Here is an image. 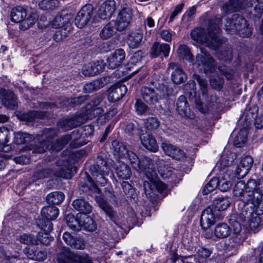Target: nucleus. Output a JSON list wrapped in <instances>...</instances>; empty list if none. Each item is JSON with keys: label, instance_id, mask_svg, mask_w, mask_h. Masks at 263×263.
Masks as SVG:
<instances>
[{"label": "nucleus", "instance_id": "nucleus-40", "mask_svg": "<svg viewBox=\"0 0 263 263\" xmlns=\"http://www.w3.org/2000/svg\"><path fill=\"white\" fill-rule=\"evenodd\" d=\"M97 202L100 208L109 217L110 220L114 221L115 219L116 212L112 208L103 198H98Z\"/></svg>", "mask_w": 263, "mask_h": 263}, {"label": "nucleus", "instance_id": "nucleus-57", "mask_svg": "<svg viewBox=\"0 0 263 263\" xmlns=\"http://www.w3.org/2000/svg\"><path fill=\"white\" fill-rule=\"evenodd\" d=\"M136 112L139 115L145 114L148 110V106L140 99H137L135 104Z\"/></svg>", "mask_w": 263, "mask_h": 263}, {"label": "nucleus", "instance_id": "nucleus-38", "mask_svg": "<svg viewBox=\"0 0 263 263\" xmlns=\"http://www.w3.org/2000/svg\"><path fill=\"white\" fill-rule=\"evenodd\" d=\"M247 220L249 221V225L250 229L253 231L263 227V222L261 221V217L259 216V215L252 212L251 215L249 216L248 218H247L245 221L240 222L241 227V223L245 222Z\"/></svg>", "mask_w": 263, "mask_h": 263}, {"label": "nucleus", "instance_id": "nucleus-50", "mask_svg": "<svg viewBox=\"0 0 263 263\" xmlns=\"http://www.w3.org/2000/svg\"><path fill=\"white\" fill-rule=\"evenodd\" d=\"M40 141L38 143L30 145V149L33 153H43L49 147V145L46 142L41 141V139Z\"/></svg>", "mask_w": 263, "mask_h": 263}, {"label": "nucleus", "instance_id": "nucleus-13", "mask_svg": "<svg viewBox=\"0 0 263 263\" xmlns=\"http://www.w3.org/2000/svg\"><path fill=\"white\" fill-rule=\"evenodd\" d=\"M167 71L171 73V80L175 84H180L186 79V76L182 68L177 63L168 64Z\"/></svg>", "mask_w": 263, "mask_h": 263}, {"label": "nucleus", "instance_id": "nucleus-35", "mask_svg": "<svg viewBox=\"0 0 263 263\" xmlns=\"http://www.w3.org/2000/svg\"><path fill=\"white\" fill-rule=\"evenodd\" d=\"M96 165L91 166L90 171H98L103 172L105 174H109L110 171L109 165L106 160L101 156H98L97 158Z\"/></svg>", "mask_w": 263, "mask_h": 263}, {"label": "nucleus", "instance_id": "nucleus-58", "mask_svg": "<svg viewBox=\"0 0 263 263\" xmlns=\"http://www.w3.org/2000/svg\"><path fill=\"white\" fill-rule=\"evenodd\" d=\"M252 205L255 208V211L254 213L259 215L263 214V199H261V195L257 194L255 200Z\"/></svg>", "mask_w": 263, "mask_h": 263}, {"label": "nucleus", "instance_id": "nucleus-22", "mask_svg": "<svg viewBox=\"0 0 263 263\" xmlns=\"http://www.w3.org/2000/svg\"><path fill=\"white\" fill-rule=\"evenodd\" d=\"M116 10L114 0H106L103 2L98 12V16L102 20L109 18Z\"/></svg>", "mask_w": 263, "mask_h": 263}, {"label": "nucleus", "instance_id": "nucleus-36", "mask_svg": "<svg viewBox=\"0 0 263 263\" xmlns=\"http://www.w3.org/2000/svg\"><path fill=\"white\" fill-rule=\"evenodd\" d=\"M45 116V113L41 111L29 110L27 112L21 114L18 118L27 122H32L36 119H42Z\"/></svg>", "mask_w": 263, "mask_h": 263}, {"label": "nucleus", "instance_id": "nucleus-53", "mask_svg": "<svg viewBox=\"0 0 263 263\" xmlns=\"http://www.w3.org/2000/svg\"><path fill=\"white\" fill-rule=\"evenodd\" d=\"M126 156H127L133 167L139 171L140 168V160L136 154L133 151L129 150Z\"/></svg>", "mask_w": 263, "mask_h": 263}, {"label": "nucleus", "instance_id": "nucleus-23", "mask_svg": "<svg viewBox=\"0 0 263 263\" xmlns=\"http://www.w3.org/2000/svg\"><path fill=\"white\" fill-rule=\"evenodd\" d=\"M215 212L211 206H208L202 213L200 224L202 229H209L215 222Z\"/></svg>", "mask_w": 263, "mask_h": 263}, {"label": "nucleus", "instance_id": "nucleus-17", "mask_svg": "<svg viewBox=\"0 0 263 263\" xmlns=\"http://www.w3.org/2000/svg\"><path fill=\"white\" fill-rule=\"evenodd\" d=\"M133 17L132 10L130 8L125 7L119 13L116 20H114L119 28V31L123 30L129 24Z\"/></svg>", "mask_w": 263, "mask_h": 263}, {"label": "nucleus", "instance_id": "nucleus-15", "mask_svg": "<svg viewBox=\"0 0 263 263\" xmlns=\"http://www.w3.org/2000/svg\"><path fill=\"white\" fill-rule=\"evenodd\" d=\"M161 147L164 153L173 159L182 160L186 157L185 154L182 149L172 144L163 142L161 144Z\"/></svg>", "mask_w": 263, "mask_h": 263}, {"label": "nucleus", "instance_id": "nucleus-18", "mask_svg": "<svg viewBox=\"0 0 263 263\" xmlns=\"http://www.w3.org/2000/svg\"><path fill=\"white\" fill-rule=\"evenodd\" d=\"M125 53L123 49H118L111 53L107 58L108 67L115 69L120 67L125 59Z\"/></svg>", "mask_w": 263, "mask_h": 263}, {"label": "nucleus", "instance_id": "nucleus-26", "mask_svg": "<svg viewBox=\"0 0 263 263\" xmlns=\"http://www.w3.org/2000/svg\"><path fill=\"white\" fill-rule=\"evenodd\" d=\"M170 46L166 43H155L150 50V54L152 58H156L162 54L165 58L168 56Z\"/></svg>", "mask_w": 263, "mask_h": 263}, {"label": "nucleus", "instance_id": "nucleus-30", "mask_svg": "<svg viewBox=\"0 0 263 263\" xmlns=\"http://www.w3.org/2000/svg\"><path fill=\"white\" fill-rule=\"evenodd\" d=\"M143 33L141 31H133L127 36L126 42L131 48L139 47L142 44Z\"/></svg>", "mask_w": 263, "mask_h": 263}, {"label": "nucleus", "instance_id": "nucleus-52", "mask_svg": "<svg viewBox=\"0 0 263 263\" xmlns=\"http://www.w3.org/2000/svg\"><path fill=\"white\" fill-rule=\"evenodd\" d=\"M247 139V130L246 129H242L235 137L234 144L238 147H241L246 142Z\"/></svg>", "mask_w": 263, "mask_h": 263}, {"label": "nucleus", "instance_id": "nucleus-48", "mask_svg": "<svg viewBox=\"0 0 263 263\" xmlns=\"http://www.w3.org/2000/svg\"><path fill=\"white\" fill-rule=\"evenodd\" d=\"M249 6L253 8L255 16L259 17L263 13V0H251Z\"/></svg>", "mask_w": 263, "mask_h": 263}, {"label": "nucleus", "instance_id": "nucleus-7", "mask_svg": "<svg viewBox=\"0 0 263 263\" xmlns=\"http://www.w3.org/2000/svg\"><path fill=\"white\" fill-rule=\"evenodd\" d=\"M93 259L85 252L74 253L69 250L64 249L57 254L58 263H94Z\"/></svg>", "mask_w": 263, "mask_h": 263}, {"label": "nucleus", "instance_id": "nucleus-62", "mask_svg": "<svg viewBox=\"0 0 263 263\" xmlns=\"http://www.w3.org/2000/svg\"><path fill=\"white\" fill-rule=\"evenodd\" d=\"M10 131L5 127H0V144H6L9 141Z\"/></svg>", "mask_w": 263, "mask_h": 263}, {"label": "nucleus", "instance_id": "nucleus-59", "mask_svg": "<svg viewBox=\"0 0 263 263\" xmlns=\"http://www.w3.org/2000/svg\"><path fill=\"white\" fill-rule=\"evenodd\" d=\"M57 4L55 0H42L39 3V6L44 10H53L56 7Z\"/></svg>", "mask_w": 263, "mask_h": 263}, {"label": "nucleus", "instance_id": "nucleus-3", "mask_svg": "<svg viewBox=\"0 0 263 263\" xmlns=\"http://www.w3.org/2000/svg\"><path fill=\"white\" fill-rule=\"evenodd\" d=\"M173 92L172 88L160 83L156 85V89L148 86H142L140 90L142 100L149 105L156 104L160 100L167 98Z\"/></svg>", "mask_w": 263, "mask_h": 263}, {"label": "nucleus", "instance_id": "nucleus-60", "mask_svg": "<svg viewBox=\"0 0 263 263\" xmlns=\"http://www.w3.org/2000/svg\"><path fill=\"white\" fill-rule=\"evenodd\" d=\"M195 79L200 86L202 95L203 96H206L208 95V83L206 80L201 78L199 75H195Z\"/></svg>", "mask_w": 263, "mask_h": 263}, {"label": "nucleus", "instance_id": "nucleus-45", "mask_svg": "<svg viewBox=\"0 0 263 263\" xmlns=\"http://www.w3.org/2000/svg\"><path fill=\"white\" fill-rule=\"evenodd\" d=\"M258 113V107L253 105L249 108H246L244 114V120L247 125L250 124L255 120Z\"/></svg>", "mask_w": 263, "mask_h": 263}, {"label": "nucleus", "instance_id": "nucleus-9", "mask_svg": "<svg viewBox=\"0 0 263 263\" xmlns=\"http://www.w3.org/2000/svg\"><path fill=\"white\" fill-rule=\"evenodd\" d=\"M79 130H74L71 135L67 134L58 139L56 142L51 144V149L59 151L62 149L68 143L72 140L70 144L71 148H77L80 147L85 144L83 142V140H81Z\"/></svg>", "mask_w": 263, "mask_h": 263}, {"label": "nucleus", "instance_id": "nucleus-25", "mask_svg": "<svg viewBox=\"0 0 263 263\" xmlns=\"http://www.w3.org/2000/svg\"><path fill=\"white\" fill-rule=\"evenodd\" d=\"M231 203V198L228 196H217L213 199L212 204L210 206L216 212L226 210Z\"/></svg>", "mask_w": 263, "mask_h": 263}, {"label": "nucleus", "instance_id": "nucleus-49", "mask_svg": "<svg viewBox=\"0 0 263 263\" xmlns=\"http://www.w3.org/2000/svg\"><path fill=\"white\" fill-rule=\"evenodd\" d=\"M246 191V184L243 181H238L235 185L233 191V196L237 199L239 200Z\"/></svg>", "mask_w": 263, "mask_h": 263}, {"label": "nucleus", "instance_id": "nucleus-51", "mask_svg": "<svg viewBox=\"0 0 263 263\" xmlns=\"http://www.w3.org/2000/svg\"><path fill=\"white\" fill-rule=\"evenodd\" d=\"M58 134V131L55 128L45 129L41 135V140L46 142L49 145L50 141L56 136Z\"/></svg>", "mask_w": 263, "mask_h": 263}, {"label": "nucleus", "instance_id": "nucleus-63", "mask_svg": "<svg viewBox=\"0 0 263 263\" xmlns=\"http://www.w3.org/2000/svg\"><path fill=\"white\" fill-rule=\"evenodd\" d=\"M253 163V158L250 156H246L241 159L239 164L248 171H250L252 166Z\"/></svg>", "mask_w": 263, "mask_h": 263}, {"label": "nucleus", "instance_id": "nucleus-43", "mask_svg": "<svg viewBox=\"0 0 263 263\" xmlns=\"http://www.w3.org/2000/svg\"><path fill=\"white\" fill-rule=\"evenodd\" d=\"M104 86V83L102 79H97L86 84L83 86V91L85 93H91L102 88Z\"/></svg>", "mask_w": 263, "mask_h": 263}, {"label": "nucleus", "instance_id": "nucleus-33", "mask_svg": "<svg viewBox=\"0 0 263 263\" xmlns=\"http://www.w3.org/2000/svg\"><path fill=\"white\" fill-rule=\"evenodd\" d=\"M176 110L182 117H186L189 116L190 108L186 97L180 96L177 99L176 103Z\"/></svg>", "mask_w": 263, "mask_h": 263}, {"label": "nucleus", "instance_id": "nucleus-37", "mask_svg": "<svg viewBox=\"0 0 263 263\" xmlns=\"http://www.w3.org/2000/svg\"><path fill=\"white\" fill-rule=\"evenodd\" d=\"M116 172L119 178L125 180L129 179L132 174L129 166L122 162H118L117 164Z\"/></svg>", "mask_w": 263, "mask_h": 263}, {"label": "nucleus", "instance_id": "nucleus-4", "mask_svg": "<svg viewBox=\"0 0 263 263\" xmlns=\"http://www.w3.org/2000/svg\"><path fill=\"white\" fill-rule=\"evenodd\" d=\"M225 30L231 34H238L242 37H249L252 34V29L247 24L246 20L238 14H234L227 18Z\"/></svg>", "mask_w": 263, "mask_h": 263}, {"label": "nucleus", "instance_id": "nucleus-42", "mask_svg": "<svg viewBox=\"0 0 263 263\" xmlns=\"http://www.w3.org/2000/svg\"><path fill=\"white\" fill-rule=\"evenodd\" d=\"M65 221L68 227L74 231H79L82 228L80 220L72 214H68L65 217Z\"/></svg>", "mask_w": 263, "mask_h": 263}, {"label": "nucleus", "instance_id": "nucleus-54", "mask_svg": "<svg viewBox=\"0 0 263 263\" xmlns=\"http://www.w3.org/2000/svg\"><path fill=\"white\" fill-rule=\"evenodd\" d=\"M144 125L148 130H154L160 126V121L155 117H149L145 120Z\"/></svg>", "mask_w": 263, "mask_h": 263}, {"label": "nucleus", "instance_id": "nucleus-24", "mask_svg": "<svg viewBox=\"0 0 263 263\" xmlns=\"http://www.w3.org/2000/svg\"><path fill=\"white\" fill-rule=\"evenodd\" d=\"M91 174L92 178H90L89 180L90 185L93 187L95 192L100 193V190L96 186V184L101 186L105 185L107 181L105 176L109 174H105L103 172L98 171H91Z\"/></svg>", "mask_w": 263, "mask_h": 263}, {"label": "nucleus", "instance_id": "nucleus-8", "mask_svg": "<svg viewBox=\"0 0 263 263\" xmlns=\"http://www.w3.org/2000/svg\"><path fill=\"white\" fill-rule=\"evenodd\" d=\"M41 218L36 220L37 225L45 231L51 232L53 224L51 221L55 220L59 214V209L55 206H45L41 212Z\"/></svg>", "mask_w": 263, "mask_h": 263}, {"label": "nucleus", "instance_id": "nucleus-55", "mask_svg": "<svg viewBox=\"0 0 263 263\" xmlns=\"http://www.w3.org/2000/svg\"><path fill=\"white\" fill-rule=\"evenodd\" d=\"M82 227L86 231L93 232L97 229V223L91 217L87 216L84 219Z\"/></svg>", "mask_w": 263, "mask_h": 263}, {"label": "nucleus", "instance_id": "nucleus-44", "mask_svg": "<svg viewBox=\"0 0 263 263\" xmlns=\"http://www.w3.org/2000/svg\"><path fill=\"white\" fill-rule=\"evenodd\" d=\"M65 198L64 194L61 192H53L49 194L46 197L48 203L52 204L61 203Z\"/></svg>", "mask_w": 263, "mask_h": 263}, {"label": "nucleus", "instance_id": "nucleus-1", "mask_svg": "<svg viewBox=\"0 0 263 263\" xmlns=\"http://www.w3.org/2000/svg\"><path fill=\"white\" fill-rule=\"evenodd\" d=\"M222 20L220 17H214L208 20V33L204 29L196 28L191 33L192 39L199 43H205L209 48L216 50L223 44L224 40L220 34V25Z\"/></svg>", "mask_w": 263, "mask_h": 263}, {"label": "nucleus", "instance_id": "nucleus-34", "mask_svg": "<svg viewBox=\"0 0 263 263\" xmlns=\"http://www.w3.org/2000/svg\"><path fill=\"white\" fill-rule=\"evenodd\" d=\"M114 155L117 158L126 157L128 149L126 146L118 140H113L111 144Z\"/></svg>", "mask_w": 263, "mask_h": 263}, {"label": "nucleus", "instance_id": "nucleus-20", "mask_svg": "<svg viewBox=\"0 0 263 263\" xmlns=\"http://www.w3.org/2000/svg\"><path fill=\"white\" fill-rule=\"evenodd\" d=\"M127 88L122 83L115 84L111 87L108 95V99L110 102H117L121 99L126 93Z\"/></svg>", "mask_w": 263, "mask_h": 263}, {"label": "nucleus", "instance_id": "nucleus-5", "mask_svg": "<svg viewBox=\"0 0 263 263\" xmlns=\"http://www.w3.org/2000/svg\"><path fill=\"white\" fill-rule=\"evenodd\" d=\"M10 17L12 21L20 23L19 28L23 30L28 29L37 20L36 14L28 13L27 10L22 6L13 8L11 11Z\"/></svg>", "mask_w": 263, "mask_h": 263}, {"label": "nucleus", "instance_id": "nucleus-19", "mask_svg": "<svg viewBox=\"0 0 263 263\" xmlns=\"http://www.w3.org/2000/svg\"><path fill=\"white\" fill-rule=\"evenodd\" d=\"M154 161L147 157H144L140 161L139 171H143L147 178L151 181H154L156 177V172L154 165Z\"/></svg>", "mask_w": 263, "mask_h": 263}, {"label": "nucleus", "instance_id": "nucleus-39", "mask_svg": "<svg viewBox=\"0 0 263 263\" xmlns=\"http://www.w3.org/2000/svg\"><path fill=\"white\" fill-rule=\"evenodd\" d=\"M230 228L226 223H219L216 225L214 230V236L218 238L227 237L231 233Z\"/></svg>", "mask_w": 263, "mask_h": 263}, {"label": "nucleus", "instance_id": "nucleus-6", "mask_svg": "<svg viewBox=\"0 0 263 263\" xmlns=\"http://www.w3.org/2000/svg\"><path fill=\"white\" fill-rule=\"evenodd\" d=\"M76 173L77 168L68 164V165H64L62 167L54 172L49 168L37 170L33 173L32 178L33 180H37L50 177L54 174L56 176L59 177L70 179Z\"/></svg>", "mask_w": 263, "mask_h": 263}, {"label": "nucleus", "instance_id": "nucleus-32", "mask_svg": "<svg viewBox=\"0 0 263 263\" xmlns=\"http://www.w3.org/2000/svg\"><path fill=\"white\" fill-rule=\"evenodd\" d=\"M243 8V3L240 0H229L223 5L221 9L227 14L237 11Z\"/></svg>", "mask_w": 263, "mask_h": 263}, {"label": "nucleus", "instance_id": "nucleus-14", "mask_svg": "<svg viewBox=\"0 0 263 263\" xmlns=\"http://www.w3.org/2000/svg\"><path fill=\"white\" fill-rule=\"evenodd\" d=\"M221 101L219 98L214 94H210L206 99V108L203 107L201 103H196V108L202 113L205 114L209 110H215L219 108Z\"/></svg>", "mask_w": 263, "mask_h": 263}, {"label": "nucleus", "instance_id": "nucleus-64", "mask_svg": "<svg viewBox=\"0 0 263 263\" xmlns=\"http://www.w3.org/2000/svg\"><path fill=\"white\" fill-rule=\"evenodd\" d=\"M210 85L214 89H220L223 85V79L217 77H213L210 80Z\"/></svg>", "mask_w": 263, "mask_h": 263}, {"label": "nucleus", "instance_id": "nucleus-12", "mask_svg": "<svg viewBox=\"0 0 263 263\" xmlns=\"http://www.w3.org/2000/svg\"><path fill=\"white\" fill-rule=\"evenodd\" d=\"M72 16L71 14L68 13H65L64 12H62L61 14L57 15L54 18L53 21L47 24L44 25L45 27H47L49 25L54 28H62L65 30L69 31L70 30L71 26V21L72 20Z\"/></svg>", "mask_w": 263, "mask_h": 263}, {"label": "nucleus", "instance_id": "nucleus-21", "mask_svg": "<svg viewBox=\"0 0 263 263\" xmlns=\"http://www.w3.org/2000/svg\"><path fill=\"white\" fill-rule=\"evenodd\" d=\"M104 68V63L98 61L85 65L82 69V73L85 76H93L101 72Z\"/></svg>", "mask_w": 263, "mask_h": 263}, {"label": "nucleus", "instance_id": "nucleus-61", "mask_svg": "<svg viewBox=\"0 0 263 263\" xmlns=\"http://www.w3.org/2000/svg\"><path fill=\"white\" fill-rule=\"evenodd\" d=\"M18 240L23 243L26 245H36V240L31 235L23 234L19 236Z\"/></svg>", "mask_w": 263, "mask_h": 263}, {"label": "nucleus", "instance_id": "nucleus-46", "mask_svg": "<svg viewBox=\"0 0 263 263\" xmlns=\"http://www.w3.org/2000/svg\"><path fill=\"white\" fill-rule=\"evenodd\" d=\"M33 139L32 135L26 133L18 132L14 133L13 141L16 144H22L29 142Z\"/></svg>", "mask_w": 263, "mask_h": 263}, {"label": "nucleus", "instance_id": "nucleus-28", "mask_svg": "<svg viewBox=\"0 0 263 263\" xmlns=\"http://www.w3.org/2000/svg\"><path fill=\"white\" fill-rule=\"evenodd\" d=\"M142 144L148 150L156 152L158 149V145L155 137L149 134L140 136Z\"/></svg>", "mask_w": 263, "mask_h": 263}, {"label": "nucleus", "instance_id": "nucleus-41", "mask_svg": "<svg viewBox=\"0 0 263 263\" xmlns=\"http://www.w3.org/2000/svg\"><path fill=\"white\" fill-rule=\"evenodd\" d=\"M178 56L182 59H185L189 62L193 63L194 56L191 52L189 48L185 45H180L177 50Z\"/></svg>", "mask_w": 263, "mask_h": 263}, {"label": "nucleus", "instance_id": "nucleus-47", "mask_svg": "<svg viewBox=\"0 0 263 263\" xmlns=\"http://www.w3.org/2000/svg\"><path fill=\"white\" fill-rule=\"evenodd\" d=\"M42 231L39 232L37 235L36 244L39 242L44 245H48L52 241V237L50 236L49 233L50 232L46 231L42 229Z\"/></svg>", "mask_w": 263, "mask_h": 263}, {"label": "nucleus", "instance_id": "nucleus-29", "mask_svg": "<svg viewBox=\"0 0 263 263\" xmlns=\"http://www.w3.org/2000/svg\"><path fill=\"white\" fill-rule=\"evenodd\" d=\"M117 31H119V28L117 23L113 20L103 28L100 33V36L102 39L106 40L114 35Z\"/></svg>", "mask_w": 263, "mask_h": 263}, {"label": "nucleus", "instance_id": "nucleus-10", "mask_svg": "<svg viewBox=\"0 0 263 263\" xmlns=\"http://www.w3.org/2000/svg\"><path fill=\"white\" fill-rule=\"evenodd\" d=\"M200 53L196 56L195 64L205 73L212 72L216 65L215 60L205 49L201 48Z\"/></svg>", "mask_w": 263, "mask_h": 263}, {"label": "nucleus", "instance_id": "nucleus-31", "mask_svg": "<svg viewBox=\"0 0 263 263\" xmlns=\"http://www.w3.org/2000/svg\"><path fill=\"white\" fill-rule=\"evenodd\" d=\"M3 102L7 108L14 109L17 106V99L14 93L11 91L6 90L3 92Z\"/></svg>", "mask_w": 263, "mask_h": 263}, {"label": "nucleus", "instance_id": "nucleus-27", "mask_svg": "<svg viewBox=\"0 0 263 263\" xmlns=\"http://www.w3.org/2000/svg\"><path fill=\"white\" fill-rule=\"evenodd\" d=\"M73 208L80 214L87 215L92 211V207L89 202L84 198H78L72 202Z\"/></svg>", "mask_w": 263, "mask_h": 263}, {"label": "nucleus", "instance_id": "nucleus-16", "mask_svg": "<svg viewBox=\"0 0 263 263\" xmlns=\"http://www.w3.org/2000/svg\"><path fill=\"white\" fill-rule=\"evenodd\" d=\"M83 123V119L80 115L73 116L60 120L58 127L63 131H67L80 125Z\"/></svg>", "mask_w": 263, "mask_h": 263}, {"label": "nucleus", "instance_id": "nucleus-56", "mask_svg": "<svg viewBox=\"0 0 263 263\" xmlns=\"http://www.w3.org/2000/svg\"><path fill=\"white\" fill-rule=\"evenodd\" d=\"M219 180L216 177L212 178L204 187L202 193L203 195H207L211 192L214 191L218 185Z\"/></svg>", "mask_w": 263, "mask_h": 263}, {"label": "nucleus", "instance_id": "nucleus-11", "mask_svg": "<svg viewBox=\"0 0 263 263\" xmlns=\"http://www.w3.org/2000/svg\"><path fill=\"white\" fill-rule=\"evenodd\" d=\"M93 7L88 4L83 6L77 13L75 18V24L80 28L87 25L93 15Z\"/></svg>", "mask_w": 263, "mask_h": 263}, {"label": "nucleus", "instance_id": "nucleus-2", "mask_svg": "<svg viewBox=\"0 0 263 263\" xmlns=\"http://www.w3.org/2000/svg\"><path fill=\"white\" fill-rule=\"evenodd\" d=\"M259 194L256 192L249 191L246 189V191L242 196L239 199L241 202L239 204V213L233 214L231 216L229 223L233 230L232 236L231 240L235 243H240L242 240L241 232L242 228L240 222H243L247 218L251 215V211H248V205L249 203L253 204L254 200L256 199V196Z\"/></svg>", "mask_w": 263, "mask_h": 263}]
</instances>
